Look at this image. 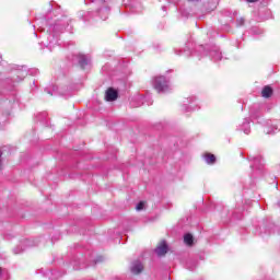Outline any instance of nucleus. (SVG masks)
<instances>
[{
	"label": "nucleus",
	"instance_id": "nucleus-1",
	"mask_svg": "<svg viewBox=\"0 0 280 280\" xmlns=\"http://www.w3.org/2000/svg\"><path fill=\"white\" fill-rule=\"evenodd\" d=\"M69 27V22L67 18L56 19L52 22L48 23L47 33L44 35L42 45L49 49V51L54 50V47L58 45V37Z\"/></svg>",
	"mask_w": 280,
	"mask_h": 280
},
{
	"label": "nucleus",
	"instance_id": "nucleus-2",
	"mask_svg": "<svg viewBox=\"0 0 280 280\" xmlns=\"http://www.w3.org/2000/svg\"><path fill=\"white\" fill-rule=\"evenodd\" d=\"M153 88L158 93H170L172 91V84H170V79L160 75L153 79Z\"/></svg>",
	"mask_w": 280,
	"mask_h": 280
},
{
	"label": "nucleus",
	"instance_id": "nucleus-3",
	"mask_svg": "<svg viewBox=\"0 0 280 280\" xmlns=\"http://www.w3.org/2000/svg\"><path fill=\"white\" fill-rule=\"evenodd\" d=\"M198 54H200V56H211V58H213V60L218 61V60H222V52H220V50L218 49V47H205V46H198L197 48Z\"/></svg>",
	"mask_w": 280,
	"mask_h": 280
},
{
	"label": "nucleus",
	"instance_id": "nucleus-4",
	"mask_svg": "<svg viewBox=\"0 0 280 280\" xmlns=\"http://www.w3.org/2000/svg\"><path fill=\"white\" fill-rule=\"evenodd\" d=\"M249 161H252V170H255L256 174H261V170H264V158L261 155H252L249 156Z\"/></svg>",
	"mask_w": 280,
	"mask_h": 280
},
{
	"label": "nucleus",
	"instance_id": "nucleus-5",
	"mask_svg": "<svg viewBox=\"0 0 280 280\" xmlns=\"http://www.w3.org/2000/svg\"><path fill=\"white\" fill-rule=\"evenodd\" d=\"M117 97H119V93L113 88L107 89V91L105 92L106 102H115Z\"/></svg>",
	"mask_w": 280,
	"mask_h": 280
},
{
	"label": "nucleus",
	"instance_id": "nucleus-6",
	"mask_svg": "<svg viewBox=\"0 0 280 280\" xmlns=\"http://www.w3.org/2000/svg\"><path fill=\"white\" fill-rule=\"evenodd\" d=\"M154 253L158 255V257L167 255V243L162 241L161 244L154 249Z\"/></svg>",
	"mask_w": 280,
	"mask_h": 280
},
{
	"label": "nucleus",
	"instance_id": "nucleus-7",
	"mask_svg": "<svg viewBox=\"0 0 280 280\" xmlns=\"http://www.w3.org/2000/svg\"><path fill=\"white\" fill-rule=\"evenodd\" d=\"M130 270L132 275H141V272H143V264H141L139 260H135L131 262Z\"/></svg>",
	"mask_w": 280,
	"mask_h": 280
},
{
	"label": "nucleus",
	"instance_id": "nucleus-8",
	"mask_svg": "<svg viewBox=\"0 0 280 280\" xmlns=\"http://www.w3.org/2000/svg\"><path fill=\"white\" fill-rule=\"evenodd\" d=\"M95 14H97L102 21H106V19H108V14H110V8L104 5L103 8L98 9Z\"/></svg>",
	"mask_w": 280,
	"mask_h": 280
},
{
	"label": "nucleus",
	"instance_id": "nucleus-9",
	"mask_svg": "<svg viewBox=\"0 0 280 280\" xmlns=\"http://www.w3.org/2000/svg\"><path fill=\"white\" fill-rule=\"evenodd\" d=\"M78 60L81 69H86V67L91 65V58H89L86 55H79Z\"/></svg>",
	"mask_w": 280,
	"mask_h": 280
},
{
	"label": "nucleus",
	"instance_id": "nucleus-10",
	"mask_svg": "<svg viewBox=\"0 0 280 280\" xmlns=\"http://www.w3.org/2000/svg\"><path fill=\"white\" fill-rule=\"evenodd\" d=\"M27 78V70H20L16 72V78H13L14 83L23 82Z\"/></svg>",
	"mask_w": 280,
	"mask_h": 280
},
{
	"label": "nucleus",
	"instance_id": "nucleus-11",
	"mask_svg": "<svg viewBox=\"0 0 280 280\" xmlns=\"http://www.w3.org/2000/svg\"><path fill=\"white\" fill-rule=\"evenodd\" d=\"M238 130H242L245 135H250V120L245 118Z\"/></svg>",
	"mask_w": 280,
	"mask_h": 280
},
{
	"label": "nucleus",
	"instance_id": "nucleus-12",
	"mask_svg": "<svg viewBox=\"0 0 280 280\" xmlns=\"http://www.w3.org/2000/svg\"><path fill=\"white\" fill-rule=\"evenodd\" d=\"M203 161H206L207 165L215 164V155L211 153H206L203 155Z\"/></svg>",
	"mask_w": 280,
	"mask_h": 280
},
{
	"label": "nucleus",
	"instance_id": "nucleus-13",
	"mask_svg": "<svg viewBox=\"0 0 280 280\" xmlns=\"http://www.w3.org/2000/svg\"><path fill=\"white\" fill-rule=\"evenodd\" d=\"M261 95L262 97H270L272 95V88H270L269 85H266L262 91H261Z\"/></svg>",
	"mask_w": 280,
	"mask_h": 280
},
{
	"label": "nucleus",
	"instance_id": "nucleus-14",
	"mask_svg": "<svg viewBox=\"0 0 280 280\" xmlns=\"http://www.w3.org/2000/svg\"><path fill=\"white\" fill-rule=\"evenodd\" d=\"M184 244H186L187 246H191L194 244V236L191 234H186L184 236Z\"/></svg>",
	"mask_w": 280,
	"mask_h": 280
},
{
	"label": "nucleus",
	"instance_id": "nucleus-15",
	"mask_svg": "<svg viewBox=\"0 0 280 280\" xmlns=\"http://www.w3.org/2000/svg\"><path fill=\"white\" fill-rule=\"evenodd\" d=\"M81 18L83 19V21H91V19H93V12H83V14H81Z\"/></svg>",
	"mask_w": 280,
	"mask_h": 280
},
{
	"label": "nucleus",
	"instance_id": "nucleus-16",
	"mask_svg": "<svg viewBox=\"0 0 280 280\" xmlns=\"http://www.w3.org/2000/svg\"><path fill=\"white\" fill-rule=\"evenodd\" d=\"M46 91V93H48L49 95H58V86H56V85H54L52 86V92L51 91H49V90H45Z\"/></svg>",
	"mask_w": 280,
	"mask_h": 280
},
{
	"label": "nucleus",
	"instance_id": "nucleus-17",
	"mask_svg": "<svg viewBox=\"0 0 280 280\" xmlns=\"http://www.w3.org/2000/svg\"><path fill=\"white\" fill-rule=\"evenodd\" d=\"M143 207H145V202L140 201V202L136 206V209H137V211H143Z\"/></svg>",
	"mask_w": 280,
	"mask_h": 280
},
{
	"label": "nucleus",
	"instance_id": "nucleus-18",
	"mask_svg": "<svg viewBox=\"0 0 280 280\" xmlns=\"http://www.w3.org/2000/svg\"><path fill=\"white\" fill-rule=\"evenodd\" d=\"M23 247H21V246H18V247H15L14 249H13V253L15 254V255H19V254H21V253H23Z\"/></svg>",
	"mask_w": 280,
	"mask_h": 280
},
{
	"label": "nucleus",
	"instance_id": "nucleus-19",
	"mask_svg": "<svg viewBox=\"0 0 280 280\" xmlns=\"http://www.w3.org/2000/svg\"><path fill=\"white\" fill-rule=\"evenodd\" d=\"M265 132H266L267 135H275V133L277 132V127H273L272 130L267 129V130H265Z\"/></svg>",
	"mask_w": 280,
	"mask_h": 280
},
{
	"label": "nucleus",
	"instance_id": "nucleus-20",
	"mask_svg": "<svg viewBox=\"0 0 280 280\" xmlns=\"http://www.w3.org/2000/svg\"><path fill=\"white\" fill-rule=\"evenodd\" d=\"M236 25H237V27H242V25H244V18H240V19L236 21Z\"/></svg>",
	"mask_w": 280,
	"mask_h": 280
},
{
	"label": "nucleus",
	"instance_id": "nucleus-21",
	"mask_svg": "<svg viewBox=\"0 0 280 280\" xmlns=\"http://www.w3.org/2000/svg\"><path fill=\"white\" fill-rule=\"evenodd\" d=\"M92 1V3H95V1H97L98 3H104V1H106V0H91Z\"/></svg>",
	"mask_w": 280,
	"mask_h": 280
},
{
	"label": "nucleus",
	"instance_id": "nucleus-22",
	"mask_svg": "<svg viewBox=\"0 0 280 280\" xmlns=\"http://www.w3.org/2000/svg\"><path fill=\"white\" fill-rule=\"evenodd\" d=\"M247 1V3H255V2H257V0H246Z\"/></svg>",
	"mask_w": 280,
	"mask_h": 280
},
{
	"label": "nucleus",
	"instance_id": "nucleus-23",
	"mask_svg": "<svg viewBox=\"0 0 280 280\" xmlns=\"http://www.w3.org/2000/svg\"><path fill=\"white\" fill-rule=\"evenodd\" d=\"M24 244H26V246H32V244H30V241H24Z\"/></svg>",
	"mask_w": 280,
	"mask_h": 280
},
{
	"label": "nucleus",
	"instance_id": "nucleus-24",
	"mask_svg": "<svg viewBox=\"0 0 280 280\" xmlns=\"http://www.w3.org/2000/svg\"><path fill=\"white\" fill-rule=\"evenodd\" d=\"M188 270H194V267H189V264H187Z\"/></svg>",
	"mask_w": 280,
	"mask_h": 280
},
{
	"label": "nucleus",
	"instance_id": "nucleus-25",
	"mask_svg": "<svg viewBox=\"0 0 280 280\" xmlns=\"http://www.w3.org/2000/svg\"><path fill=\"white\" fill-rule=\"evenodd\" d=\"M192 102L196 100V97H191Z\"/></svg>",
	"mask_w": 280,
	"mask_h": 280
},
{
	"label": "nucleus",
	"instance_id": "nucleus-26",
	"mask_svg": "<svg viewBox=\"0 0 280 280\" xmlns=\"http://www.w3.org/2000/svg\"><path fill=\"white\" fill-rule=\"evenodd\" d=\"M152 104V102L148 103V106H150Z\"/></svg>",
	"mask_w": 280,
	"mask_h": 280
},
{
	"label": "nucleus",
	"instance_id": "nucleus-27",
	"mask_svg": "<svg viewBox=\"0 0 280 280\" xmlns=\"http://www.w3.org/2000/svg\"><path fill=\"white\" fill-rule=\"evenodd\" d=\"M188 1H198V0H188Z\"/></svg>",
	"mask_w": 280,
	"mask_h": 280
},
{
	"label": "nucleus",
	"instance_id": "nucleus-28",
	"mask_svg": "<svg viewBox=\"0 0 280 280\" xmlns=\"http://www.w3.org/2000/svg\"><path fill=\"white\" fill-rule=\"evenodd\" d=\"M0 62H1V55H0Z\"/></svg>",
	"mask_w": 280,
	"mask_h": 280
}]
</instances>
